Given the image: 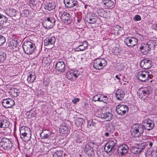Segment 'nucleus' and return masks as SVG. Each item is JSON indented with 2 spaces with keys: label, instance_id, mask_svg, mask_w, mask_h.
<instances>
[{
  "label": "nucleus",
  "instance_id": "37998d69",
  "mask_svg": "<svg viewBox=\"0 0 157 157\" xmlns=\"http://www.w3.org/2000/svg\"><path fill=\"white\" fill-rule=\"evenodd\" d=\"M84 122V120L82 118H79L76 120L75 123L77 126H81Z\"/></svg>",
  "mask_w": 157,
  "mask_h": 157
},
{
  "label": "nucleus",
  "instance_id": "f8f14e48",
  "mask_svg": "<svg viewBox=\"0 0 157 157\" xmlns=\"http://www.w3.org/2000/svg\"><path fill=\"white\" fill-rule=\"evenodd\" d=\"M71 15L66 12H64L61 13L60 16V18L65 23L69 24L72 21Z\"/></svg>",
  "mask_w": 157,
  "mask_h": 157
},
{
  "label": "nucleus",
  "instance_id": "4468645a",
  "mask_svg": "<svg viewBox=\"0 0 157 157\" xmlns=\"http://www.w3.org/2000/svg\"><path fill=\"white\" fill-rule=\"evenodd\" d=\"M85 152L88 156L92 157L94 155V150L92 147L89 144H86L83 147Z\"/></svg>",
  "mask_w": 157,
  "mask_h": 157
},
{
  "label": "nucleus",
  "instance_id": "c9c22d12",
  "mask_svg": "<svg viewBox=\"0 0 157 157\" xmlns=\"http://www.w3.org/2000/svg\"><path fill=\"white\" fill-rule=\"evenodd\" d=\"M117 140L115 139H113V140H110L107 143V145H109L110 146H111L112 147L114 148V150L115 149V146L117 143Z\"/></svg>",
  "mask_w": 157,
  "mask_h": 157
},
{
  "label": "nucleus",
  "instance_id": "6ab92c4d",
  "mask_svg": "<svg viewBox=\"0 0 157 157\" xmlns=\"http://www.w3.org/2000/svg\"><path fill=\"white\" fill-rule=\"evenodd\" d=\"M75 72V71L73 72L72 70L67 71L66 74L67 77L71 81L74 80V79L77 78L79 75V74H77Z\"/></svg>",
  "mask_w": 157,
  "mask_h": 157
},
{
  "label": "nucleus",
  "instance_id": "58836bf2",
  "mask_svg": "<svg viewBox=\"0 0 157 157\" xmlns=\"http://www.w3.org/2000/svg\"><path fill=\"white\" fill-rule=\"evenodd\" d=\"M18 43L17 40H11L9 42V45L12 47H16L17 45V44Z\"/></svg>",
  "mask_w": 157,
  "mask_h": 157
},
{
  "label": "nucleus",
  "instance_id": "f3484780",
  "mask_svg": "<svg viewBox=\"0 0 157 157\" xmlns=\"http://www.w3.org/2000/svg\"><path fill=\"white\" fill-rule=\"evenodd\" d=\"M65 6L68 8H71L76 6L78 4L77 0H64Z\"/></svg>",
  "mask_w": 157,
  "mask_h": 157
},
{
  "label": "nucleus",
  "instance_id": "9b49d317",
  "mask_svg": "<svg viewBox=\"0 0 157 157\" xmlns=\"http://www.w3.org/2000/svg\"><path fill=\"white\" fill-rule=\"evenodd\" d=\"M2 105L6 108H11L15 105V102L11 98L5 99L2 100Z\"/></svg>",
  "mask_w": 157,
  "mask_h": 157
},
{
  "label": "nucleus",
  "instance_id": "5fc2aeb1",
  "mask_svg": "<svg viewBox=\"0 0 157 157\" xmlns=\"http://www.w3.org/2000/svg\"><path fill=\"white\" fill-rule=\"evenodd\" d=\"M151 154L152 157H157V151L153 152Z\"/></svg>",
  "mask_w": 157,
  "mask_h": 157
},
{
  "label": "nucleus",
  "instance_id": "a878e982",
  "mask_svg": "<svg viewBox=\"0 0 157 157\" xmlns=\"http://www.w3.org/2000/svg\"><path fill=\"white\" fill-rule=\"evenodd\" d=\"M10 124L9 122L7 120L0 118V128H7Z\"/></svg>",
  "mask_w": 157,
  "mask_h": 157
},
{
  "label": "nucleus",
  "instance_id": "4be33fe9",
  "mask_svg": "<svg viewBox=\"0 0 157 157\" xmlns=\"http://www.w3.org/2000/svg\"><path fill=\"white\" fill-rule=\"evenodd\" d=\"M98 19L97 16L93 15H89L85 18V20L88 23L90 24H93L96 22Z\"/></svg>",
  "mask_w": 157,
  "mask_h": 157
},
{
  "label": "nucleus",
  "instance_id": "c03bdc74",
  "mask_svg": "<svg viewBox=\"0 0 157 157\" xmlns=\"http://www.w3.org/2000/svg\"><path fill=\"white\" fill-rule=\"evenodd\" d=\"M146 144L144 143H141L140 144H138L137 145V147H138L140 152L145 147Z\"/></svg>",
  "mask_w": 157,
  "mask_h": 157
},
{
  "label": "nucleus",
  "instance_id": "a211bd4d",
  "mask_svg": "<svg viewBox=\"0 0 157 157\" xmlns=\"http://www.w3.org/2000/svg\"><path fill=\"white\" fill-rule=\"evenodd\" d=\"M55 68L58 71L63 72L65 71V66L63 61H58L55 64Z\"/></svg>",
  "mask_w": 157,
  "mask_h": 157
},
{
  "label": "nucleus",
  "instance_id": "6e6d98bb",
  "mask_svg": "<svg viewBox=\"0 0 157 157\" xmlns=\"http://www.w3.org/2000/svg\"><path fill=\"white\" fill-rule=\"evenodd\" d=\"M6 40H0V46L2 45L5 42Z\"/></svg>",
  "mask_w": 157,
  "mask_h": 157
},
{
  "label": "nucleus",
  "instance_id": "b1692460",
  "mask_svg": "<svg viewBox=\"0 0 157 157\" xmlns=\"http://www.w3.org/2000/svg\"><path fill=\"white\" fill-rule=\"evenodd\" d=\"M51 134L52 133L50 131L44 129L43 130L40 135L42 139H47L50 137Z\"/></svg>",
  "mask_w": 157,
  "mask_h": 157
},
{
  "label": "nucleus",
  "instance_id": "0eeeda50",
  "mask_svg": "<svg viewBox=\"0 0 157 157\" xmlns=\"http://www.w3.org/2000/svg\"><path fill=\"white\" fill-rule=\"evenodd\" d=\"M153 41V42H154L153 40H150L146 44H144V45L140 47V49L141 50V52H142L144 54L146 55L147 54L151 48H154L155 45L157 44H154L153 43H152L153 44H151L150 43L152 42ZM155 43H156L155 42Z\"/></svg>",
  "mask_w": 157,
  "mask_h": 157
},
{
  "label": "nucleus",
  "instance_id": "9d476101",
  "mask_svg": "<svg viewBox=\"0 0 157 157\" xmlns=\"http://www.w3.org/2000/svg\"><path fill=\"white\" fill-rule=\"evenodd\" d=\"M128 109L127 106L124 105H119L116 107V110L118 114L123 115L126 113Z\"/></svg>",
  "mask_w": 157,
  "mask_h": 157
},
{
  "label": "nucleus",
  "instance_id": "aec40b11",
  "mask_svg": "<svg viewBox=\"0 0 157 157\" xmlns=\"http://www.w3.org/2000/svg\"><path fill=\"white\" fill-rule=\"evenodd\" d=\"M145 128V130L150 131L151 130L154 126V124L153 121L148 120L146 121V122H144V124Z\"/></svg>",
  "mask_w": 157,
  "mask_h": 157
},
{
  "label": "nucleus",
  "instance_id": "a18cd8bd",
  "mask_svg": "<svg viewBox=\"0 0 157 157\" xmlns=\"http://www.w3.org/2000/svg\"><path fill=\"white\" fill-rule=\"evenodd\" d=\"M107 131L109 132V133L112 134L114 131V128L112 125H109L107 126Z\"/></svg>",
  "mask_w": 157,
  "mask_h": 157
},
{
  "label": "nucleus",
  "instance_id": "473e14b6",
  "mask_svg": "<svg viewBox=\"0 0 157 157\" xmlns=\"http://www.w3.org/2000/svg\"><path fill=\"white\" fill-rule=\"evenodd\" d=\"M104 150L105 152L108 153H113L114 152V148L112 147L109 145H107L106 144L104 148Z\"/></svg>",
  "mask_w": 157,
  "mask_h": 157
},
{
  "label": "nucleus",
  "instance_id": "603ef678",
  "mask_svg": "<svg viewBox=\"0 0 157 157\" xmlns=\"http://www.w3.org/2000/svg\"><path fill=\"white\" fill-rule=\"evenodd\" d=\"M80 100L79 98H74L73 100H72V102L74 104H76L77 102L79 101Z\"/></svg>",
  "mask_w": 157,
  "mask_h": 157
},
{
  "label": "nucleus",
  "instance_id": "f704fd0d",
  "mask_svg": "<svg viewBox=\"0 0 157 157\" xmlns=\"http://www.w3.org/2000/svg\"><path fill=\"white\" fill-rule=\"evenodd\" d=\"M56 40H44V45L48 46L50 45H53L55 42Z\"/></svg>",
  "mask_w": 157,
  "mask_h": 157
},
{
  "label": "nucleus",
  "instance_id": "bf43d9fd",
  "mask_svg": "<svg viewBox=\"0 0 157 157\" xmlns=\"http://www.w3.org/2000/svg\"><path fill=\"white\" fill-rule=\"evenodd\" d=\"M0 39H5V38L3 36L0 35Z\"/></svg>",
  "mask_w": 157,
  "mask_h": 157
},
{
  "label": "nucleus",
  "instance_id": "4c0bfd02",
  "mask_svg": "<svg viewBox=\"0 0 157 157\" xmlns=\"http://www.w3.org/2000/svg\"><path fill=\"white\" fill-rule=\"evenodd\" d=\"M63 151H57L53 155V157H63L62 154Z\"/></svg>",
  "mask_w": 157,
  "mask_h": 157
},
{
  "label": "nucleus",
  "instance_id": "cd10ccee",
  "mask_svg": "<svg viewBox=\"0 0 157 157\" xmlns=\"http://www.w3.org/2000/svg\"><path fill=\"white\" fill-rule=\"evenodd\" d=\"M88 43L86 40L80 43L79 45L77 48L78 51H82L84 50L87 47Z\"/></svg>",
  "mask_w": 157,
  "mask_h": 157
},
{
  "label": "nucleus",
  "instance_id": "f257e3e1",
  "mask_svg": "<svg viewBox=\"0 0 157 157\" xmlns=\"http://www.w3.org/2000/svg\"><path fill=\"white\" fill-rule=\"evenodd\" d=\"M36 47L34 44L29 41H25L23 45V48L27 55L32 54L34 52Z\"/></svg>",
  "mask_w": 157,
  "mask_h": 157
},
{
  "label": "nucleus",
  "instance_id": "69168bd1",
  "mask_svg": "<svg viewBox=\"0 0 157 157\" xmlns=\"http://www.w3.org/2000/svg\"><path fill=\"white\" fill-rule=\"evenodd\" d=\"M26 157H29V156H27V155H26Z\"/></svg>",
  "mask_w": 157,
  "mask_h": 157
},
{
  "label": "nucleus",
  "instance_id": "680f3d73",
  "mask_svg": "<svg viewBox=\"0 0 157 157\" xmlns=\"http://www.w3.org/2000/svg\"><path fill=\"white\" fill-rule=\"evenodd\" d=\"M82 20V19H78L77 21L78 23H80L81 21Z\"/></svg>",
  "mask_w": 157,
  "mask_h": 157
},
{
  "label": "nucleus",
  "instance_id": "79ce46f5",
  "mask_svg": "<svg viewBox=\"0 0 157 157\" xmlns=\"http://www.w3.org/2000/svg\"><path fill=\"white\" fill-rule=\"evenodd\" d=\"M121 52V50L120 49H119L118 48H117V47H114L113 49V52L115 55H120Z\"/></svg>",
  "mask_w": 157,
  "mask_h": 157
},
{
  "label": "nucleus",
  "instance_id": "7c9ffc66",
  "mask_svg": "<svg viewBox=\"0 0 157 157\" xmlns=\"http://www.w3.org/2000/svg\"><path fill=\"white\" fill-rule=\"evenodd\" d=\"M36 78V77L35 74L34 73H32L30 74L28 76L27 80L30 83L33 82L35 80Z\"/></svg>",
  "mask_w": 157,
  "mask_h": 157
},
{
  "label": "nucleus",
  "instance_id": "ea45409f",
  "mask_svg": "<svg viewBox=\"0 0 157 157\" xmlns=\"http://www.w3.org/2000/svg\"><path fill=\"white\" fill-rule=\"evenodd\" d=\"M6 58V54L3 52H0V62L4 61Z\"/></svg>",
  "mask_w": 157,
  "mask_h": 157
},
{
  "label": "nucleus",
  "instance_id": "49530a36",
  "mask_svg": "<svg viewBox=\"0 0 157 157\" xmlns=\"http://www.w3.org/2000/svg\"><path fill=\"white\" fill-rule=\"evenodd\" d=\"M101 94H98L93 97L92 100L94 101H100V97H101Z\"/></svg>",
  "mask_w": 157,
  "mask_h": 157
},
{
  "label": "nucleus",
  "instance_id": "e2e57ef3",
  "mask_svg": "<svg viewBox=\"0 0 157 157\" xmlns=\"http://www.w3.org/2000/svg\"><path fill=\"white\" fill-rule=\"evenodd\" d=\"M3 28V25L0 24V30H2Z\"/></svg>",
  "mask_w": 157,
  "mask_h": 157
},
{
  "label": "nucleus",
  "instance_id": "c756f323",
  "mask_svg": "<svg viewBox=\"0 0 157 157\" xmlns=\"http://www.w3.org/2000/svg\"><path fill=\"white\" fill-rule=\"evenodd\" d=\"M36 114V113L35 111H32V110L27 112L26 113L27 117L29 119L33 117H35Z\"/></svg>",
  "mask_w": 157,
  "mask_h": 157
},
{
  "label": "nucleus",
  "instance_id": "c85d7f7f",
  "mask_svg": "<svg viewBox=\"0 0 157 157\" xmlns=\"http://www.w3.org/2000/svg\"><path fill=\"white\" fill-rule=\"evenodd\" d=\"M87 127L91 128L92 127H95L98 121L95 119H90L88 121Z\"/></svg>",
  "mask_w": 157,
  "mask_h": 157
},
{
  "label": "nucleus",
  "instance_id": "5701e85b",
  "mask_svg": "<svg viewBox=\"0 0 157 157\" xmlns=\"http://www.w3.org/2000/svg\"><path fill=\"white\" fill-rule=\"evenodd\" d=\"M103 2L106 9L112 8L114 6V2L113 0H103Z\"/></svg>",
  "mask_w": 157,
  "mask_h": 157
},
{
  "label": "nucleus",
  "instance_id": "de8ad7c7",
  "mask_svg": "<svg viewBox=\"0 0 157 157\" xmlns=\"http://www.w3.org/2000/svg\"><path fill=\"white\" fill-rule=\"evenodd\" d=\"M11 92L14 97H17L19 95V91L17 89H14L11 90Z\"/></svg>",
  "mask_w": 157,
  "mask_h": 157
},
{
  "label": "nucleus",
  "instance_id": "7ed1b4c3",
  "mask_svg": "<svg viewBox=\"0 0 157 157\" xmlns=\"http://www.w3.org/2000/svg\"><path fill=\"white\" fill-rule=\"evenodd\" d=\"M107 61L104 58H98L94 60V67L96 70H100L103 69L106 66Z\"/></svg>",
  "mask_w": 157,
  "mask_h": 157
},
{
  "label": "nucleus",
  "instance_id": "1a4fd4ad",
  "mask_svg": "<svg viewBox=\"0 0 157 157\" xmlns=\"http://www.w3.org/2000/svg\"><path fill=\"white\" fill-rule=\"evenodd\" d=\"M21 138L29 137L31 136V132L30 128L28 127L22 126L20 128Z\"/></svg>",
  "mask_w": 157,
  "mask_h": 157
},
{
  "label": "nucleus",
  "instance_id": "4d7b16f0",
  "mask_svg": "<svg viewBox=\"0 0 157 157\" xmlns=\"http://www.w3.org/2000/svg\"><path fill=\"white\" fill-rule=\"evenodd\" d=\"M111 134L109 133V132H107L105 133V136H110Z\"/></svg>",
  "mask_w": 157,
  "mask_h": 157
},
{
  "label": "nucleus",
  "instance_id": "2eb2a0df",
  "mask_svg": "<svg viewBox=\"0 0 157 157\" xmlns=\"http://www.w3.org/2000/svg\"><path fill=\"white\" fill-rule=\"evenodd\" d=\"M140 65L145 69H148L152 67V61L150 60L143 59L141 62Z\"/></svg>",
  "mask_w": 157,
  "mask_h": 157
},
{
  "label": "nucleus",
  "instance_id": "3c124183",
  "mask_svg": "<svg viewBox=\"0 0 157 157\" xmlns=\"http://www.w3.org/2000/svg\"><path fill=\"white\" fill-rule=\"evenodd\" d=\"M141 20V17L140 15H136L134 18V20L135 21H139Z\"/></svg>",
  "mask_w": 157,
  "mask_h": 157
},
{
  "label": "nucleus",
  "instance_id": "774afa93",
  "mask_svg": "<svg viewBox=\"0 0 157 157\" xmlns=\"http://www.w3.org/2000/svg\"><path fill=\"white\" fill-rule=\"evenodd\" d=\"M28 138H27V139H29V137H28Z\"/></svg>",
  "mask_w": 157,
  "mask_h": 157
},
{
  "label": "nucleus",
  "instance_id": "ddd939ff",
  "mask_svg": "<svg viewBox=\"0 0 157 157\" xmlns=\"http://www.w3.org/2000/svg\"><path fill=\"white\" fill-rule=\"evenodd\" d=\"M113 115L109 112H101L98 114V117L101 118L105 119L106 121H110L112 118Z\"/></svg>",
  "mask_w": 157,
  "mask_h": 157
},
{
  "label": "nucleus",
  "instance_id": "bb28decb",
  "mask_svg": "<svg viewBox=\"0 0 157 157\" xmlns=\"http://www.w3.org/2000/svg\"><path fill=\"white\" fill-rule=\"evenodd\" d=\"M125 44L128 47H134L138 43V40H125Z\"/></svg>",
  "mask_w": 157,
  "mask_h": 157
},
{
  "label": "nucleus",
  "instance_id": "e433bc0d",
  "mask_svg": "<svg viewBox=\"0 0 157 157\" xmlns=\"http://www.w3.org/2000/svg\"><path fill=\"white\" fill-rule=\"evenodd\" d=\"M130 149L131 152L134 154H138L140 152V150L137 147V145L136 147H132Z\"/></svg>",
  "mask_w": 157,
  "mask_h": 157
},
{
  "label": "nucleus",
  "instance_id": "f03ea898",
  "mask_svg": "<svg viewBox=\"0 0 157 157\" xmlns=\"http://www.w3.org/2000/svg\"><path fill=\"white\" fill-rule=\"evenodd\" d=\"M153 75L150 74L148 71H140L137 75V78L141 82H145L152 78Z\"/></svg>",
  "mask_w": 157,
  "mask_h": 157
},
{
  "label": "nucleus",
  "instance_id": "dca6fc26",
  "mask_svg": "<svg viewBox=\"0 0 157 157\" xmlns=\"http://www.w3.org/2000/svg\"><path fill=\"white\" fill-rule=\"evenodd\" d=\"M128 149V147L127 145L124 144L119 146L117 151L118 154L123 155L127 153Z\"/></svg>",
  "mask_w": 157,
  "mask_h": 157
},
{
  "label": "nucleus",
  "instance_id": "864d4df0",
  "mask_svg": "<svg viewBox=\"0 0 157 157\" xmlns=\"http://www.w3.org/2000/svg\"><path fill=\"white\" fill-rule=\"evenodd\" d=\"M153 142V140L150 139L149 140V141L147 142V143H149V145L151 147L152 146Z\"/></svg>",
  "mask_w": 157,
  "mask_h": 157
},
{
  "label": "nucleus",
  "instance_id": "a19ab883",
  "mask_svg": "<svg viewBox=\"0 0 157 157\" xmlns=\"http://www.w3.org/2000/svg\"><path fill=\"white\" fill-rule=\"evenodd\" d=\"M103 14L102 17L106 18H109L110 15V11H107L106 10L103 11Z\"/></svg>",
  "mask_w": 157,
  "mask_h": 157
},
{
  "label": "nucleus",
  "instance_id": "052dcab7",
  "mask_svg": "<svg viewBox=\"0 0 157 157\" xmlns=\"http://www.w3.org/2000/svg\"><path fill=\"white\" fill-rule=\"evenodd\" d=\"M115 78L117 79H118V80H120V78H119V77H118V75H116L115 76Z\"/></svg>",
  "mask_w": 157,
  "mask_h": 157
},
{
  "label": "nucleus",
  "instance_id": "0e129e2a",
  "mask_svg": "<svg viewBox=\"0 0 157 157\" xmlns=\"http://www.w3.org/2000/svg\"><path fill=\"white\" fill-rule=\"evenodd\" d=\"M155 26L157 28V23L155 24Z\"/></svg>",
  "mask_w": 157,
  "mask_h": 157
},
{
  "label": "nucleus",
  "instance_id": "72a5a7b5",
  "mask_svg": "<svg viewBox=\"0 0 157 157\" xmlns=\"http://www.w3.org/2000/svg\"><path fill=\"white\" fill-rule=\"evenodd\" d=\"M8 21V18L5 16L0 13V24L3 25L6 23Z\"/></svg>",
  "mask_w": 157,
  "mask_h": 157
},
{
  "label": "nucleus",
  "instance_id": "393cba45",
  "mask_svg": "<svg viewBox=\"0 0 157 157\" xmlns=\"http://www.w3.org/2000/svg\"><path fill=\"white\" fill-rule=\"evenodd\" d=\"M5 12L10 17H15L16 15V10L14 9L8 8L6 10Z\"/></svg>",
  "mask_w": 157,
  "mask_h": 157
},
{
  "label": "nucleus",
  "instance_id": "6e6552de",
  "mask_svg": "<svg viewBox=\"0 0 157 157\" xmlns=\"http://www.w3.org/2000/svg\"><path fill=\"white\" fill-rule=\"evenodd\" d=\"M10 140L5 137L2 138L0 142L2 147L5 150H9L12 148L13 144Z\"/></svg>",
  "mask_w": 157,
  "mask_h": 157
},
{
  "label": "nucleus",
  "instance_id": "2f4dec72",
  "mask_svg": "<svg viewBox=\"0 0 157 157\" xmlns=\"http://www.w3.org/2000/svg\"><path fill=\"white\" fill-rule=\"evenodd\" d=\"M55 7V6L54 4L51 3H47L45 4V9L49 10H53Z\"/></svg>",
  "mask_w": 157,
  "mask_h": 157
},
{
  "label": "nucleus",
  "instance_id": "09e8293b",
  "mask_svg": "<svg viewBox=\"0 0 157 157\" xmlns=\"http://www.w3.org/2000/svg\"><path fill=\"white\" fill-rule=\"evenodd\" d=\"M108 100V98L106 96H104V95L101 94V97H100V101H102L104 103H106Z\"/></svg>",
  "mask_w": 157,
  "mask_h": 157
},
{
  "label": "nucleus",
  "instance_id": "423d86ee",
  "mask_svg": "<svg viewBox=\"0 0 157 157\" xmlns=\"http://www.w3.org/2000/svg\"><path fill=\"white\" fill-rule=\"evenodd\" d=\"M150 90V87L140 88L137 92L139 98L142 100L146 99L149 95Z\"/></svg>",
  "mask_w": 157,
  "mask_h": 157
},
{
  "label": "nucleus",
  "instance_id": "39448f33",
  "mask_svg": "<svg viewBox=\"0 0 157 157\" xmlns=\"http://www.w3.org/2000/svg\"><path fill=\"white\" fill-rule=\"evenodd\" d=\"M144 127L141 124H135L133 126L132 131L135 136L139 137L143 133L145 130Z\"/></svg>",
  "mask_w": 157,
  "mask_h": 157
},
{
  "label": "nucleus",
  "instance_id": "338daca9",
  "mask_svg": "<svg viewBox=\"0 0 157 157\" xmlns=\"http://www.w3.org/2000/svg\"><path fill=\"white\" fill-rule=\"evenodd\" d=\"M28 138H27V139H29V137H28Z\"/></svg>",
  "mask_w": 157,
  "mask_h": 157
},
{
  "label": "nucleus",
  "instance_id": "20e7f679",
  "mask_svg": "<svg viewBox=\"0 0 157 157\" xmlns=\"http://www.w3.org/2000/svg\"><path fill=\"white\" fill-rule=\"evenodd\" d=\"M55 19L53 17H46L42 24L44 28L47 29H50L55 25Z\"/></svg>",
  "mask_w": 157,
  "mask_h": 157
},
{
  "label": "nucleus",
  "instance_id": "412c9836",
  "mask_svg": "<svg viewBox=\"0 0 157 157\" xmlns=\"http://www.w3.org/2000/svg\"><path fill=\"white\" fill-rule=\"evenodd\" d=\"M116 97L118 100H121L125 95L124 91L121 89H117L115 92Z\"/></svg>",
  "mask_w": 157,
  "mask_h": 157
},
{
  "label": "nucleus",
  "instance_id": "13d9d810",
  "mask_svg": "<svg viewBox=\"0 0 157 157\" xmlns=\"http://www.w3.org/2000/svg\"><path fill=\"white\" fill-rule=\"evenodd\" d=\"M60 130H62L63 129L64 130L63 132L64 131L65 132L66 130L67 129V128L66 127H65L64 128H60ZM61 131L62 132V131L61 130Z\"/></svg>",
  "mask_w": 157,
  "mask_h": 157
},
{
  "label": "nucleus",
  "instance_id": "8fccbe9b",
  "mask_svg": "<svg viewBox=\"0 0 157 157\" xmlns=\"http://www.w3.org/2000/svg\"><path fill=\"white\" fill-rule=\"evenodd\" d=\"M103 11H104V10L102 9L98 10L97 11L98 15L102 17L103 13Z\"/></svg>",
  "mask_w": 157,
  "mask_h": 157
}]
</instances>
